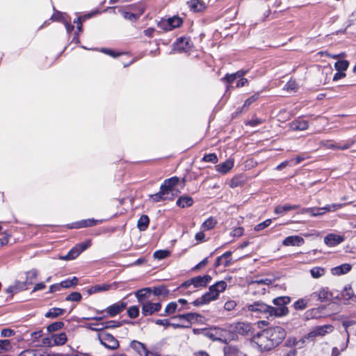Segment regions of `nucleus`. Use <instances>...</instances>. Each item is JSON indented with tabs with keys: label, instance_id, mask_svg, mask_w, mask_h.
<instances>
[{
	"label": "nucleus",
	"instance_id": "obj_23",
	"mask_svg": "<svg viewBox=\"0 0 356 356\" xmlns=\"http://www.w3.org/2000/svg\"><path fill=\"white\" fill-rule=\"evenodd\" d=\"M234 166V161L231 159H227L223 163L216 165V170L221 174L227 173Z\"/></svg>",
	"mask_w": 356,
	"mask_h": 356
},
{
	"label": "nucleus",
	"instance_id": "obj_51",
	"mask_svg": "<svg viewBox=\"0 0 356 356\" xmlns=\"http://www.w3.org/2000/svg\"><path fill=\"white\" fill-rule=\"evenodd\" d=\"M82 296L79 292H72L65 298L67 301L79 302L81 300Z\"/></svg>",
	"mask_w": 356,
	"mask_h": 356
},
{
	"label": "nucleus",
	"instance_id": "obj_55",
	"mask_svg": "<svg viewBox=\"0 0 356 356\" xmlns=\"http://www.w3.org/2000/svg\"><path fill=\"white\" fill-rule=\"evenodd\" d=\"M355 140L353 139V138H350L349 140H348L345 143L341 145V144H339L338 146H337V149H340V150H345V149H349L353 145L355 144Z\"/></svg>",
	"mask_w": 356,
	"mask_h": 356
},
{
	"label": "nucleus",
	"instance_id": "obj_12",
	"mask_svg": "<svg viewBox=\"0 0 356 356\" xmlns=\"http://www.w3.org/2000/svg\"><path fill=\"white\" fill-rule=\"evenodd\" d=\"M161 309V304L160 302H151L149 301L145 302L142 305V314L143 316H150L154 313L160 311Z\"/></svg>",
	"mask_w": 356,
	"mask_h": 356
},
{
	"label": "nucleus",
	"instance_id": "obj_62",
	"mask_svg": "<svg viewBox=\"0 0 356 356\" xmlns=\"http://www.w3.org/2000/svg\"><path fill=\"white\" fill-rule=\"evenodd\" d=\"M149 197L153 202H158L161 200H165L160 191L156 194L150 195Z\"/></svg>",
	"mask_w": 356,
	"mask_h": 356
},
{
	"label": "nucleus",
	"instance_id": "obj_4",
	"mask_svg": "<svg viewBox=\"0 0 356 356\" xmlns=\"http://www.w3.org/2000/svg\"><path fill=\"white\" fill-rule=\"evenodd\" d=\"M339 311V305L334 302H330L328 304L313 308V318H319L329 316Z\"/></svg>",
	"mask_w": 356,
	"mask_h": 356
},
{
	"label": "nucleus",
	"instance_id": "obj_6",
	"mask_svg": "<svg viewBox=\"0 0 356 356\" xmlns=\"http://www.w3.org/2000/svg\"><path fill=\"white\" fill-rule=\"evenodd\" d=\"M38 270L36 269H31L26 273V281L22 283L17 282L15 285L9 286L8 291L9 293H17L19 290L25 289L26 284H32L38 277Z\"/></svg>",
	"mask_w": 356,
	"mask_h": 356
},
{
	"label": "nucleus",
	"instance_id": "obj_24",
	"mask_svg": "<svg viewBox=\"0 0 356 356\" xmlns=\"http://www.w3.org/2000/svg\"><path fill=\"white\" fill-rule=\"evenodd\" d=\"M19 356H49V354L42 349H28L22 351Z\"/></svg>",
	"mask_w": 356,
	"mask_h": 356
},
{
	"label": "nucleus",
	"instance_id": "obj_57",
	"mask_svg": "<svg viewBox=\"0 0 356 356\" xmlns=\"http://www.w3.org/2000/svg\"><path fill=\"white\" fill-rule=\"evenodd\" d=\"M325 273V270L322 267H314L313 268V277L319 278L323 276Z\"/></svg>",
	"mask_w": 356,
	"mask_h": 356
},
{
	"label": "nucleus",
	"instance_id": "obj_31",
	"mask_svg": "<svg viewBox=\"0 0 356 356\" xmlns=\"http://www.w3.org/2000/svg\"><path fill=\"white\" fill-rule=\"evenodd\" d=\"M290 300L291 298L289 296H280L273 299V302L278 306L277 308H287L285 305L289 303Z\"/></svg>",
	"mask_w": 356,
	"mask_h": 356
},
{
	"label": "nucleus",
	"instance_id": "obj_7",
	"mask_svg": "<svg viewBox=\"0 0 356 356\" xmlns=\"http://www.w3.org/2000/svg\"><path fill=\"white\" fill-rule=\"evenodd\" d=\"M91 245V241L87 240L85 242L76 244L73 247L68 253L60 257L63 260H72L76 259L83 251L88 248Z\"/></svg>",
	"mask_w": 356,
	"mask_h": 356
},
{
	"label": "nucleus",
	"instance_id": "obj_25",
	"mask_svg": "<svg viewBox=\"0 0 356 356\" xmlns=\"http://www.w3.org/2000/svg\"><path fill=\"white\" fill-rule=\"evenodd\" d=\"M351 270V266L348 264H343L340 266L334 267L331 271L334 275H341L348 273Z\"/></svg>",
	"mask_w": 356,
	"mask_h": 356
},
{
	"label": "nucleus",
	"instance_id": "obj_37",
	"mask_svg": "<svg viewBox=\"0 0 356 356\" xmlns=\"http://www.w3.org/2000/svg\"><path fill=\"white\" fill-rule=\"evenodd\" d=\"M149 219L147 215H143L138 220L137 227L140 231H145L149 225Z\"/></svg>",
	"mask_w": 356,
	"mask_h": 356
},
{
	"label": "nucleus",
	"instance_id": "obj_58",
	"mask_svg": "<svg viewBox=\"0 0 356 356\" xmlns=\"http://www.w3.org/2000/svg\"><path fill=\"white\" fill-rule=\"evenodd\" d=\"M104 323V329L114 328L121 325V323L116 321H108Z\"/></svg>",
	"mask_w": 356,
	"mask_h": 356
},
{
	"label": "nucleus",
	"instance_id": "obj_10",
	"mask_svg": "<svg viewBox=\"0 0 356 356\" xmlns=\"http://www.w3.org/2000/svg\"><path fill=\"white\" fill-rule=\"evenodd\" d=\"M127 306V302L120 300L108 307L105 309V312L108 316L114 317L124 311Z\"/></svg>",
	"mask_w": 356,
	"mask_h": 356
},
{
	"label": "nucleus",
	"instance_id": "obj_17",
	"mask_svg": "<svg viewBox=\"0 0 356 356\" xmlns=\"http://www.w3.org/2000/svg\"><path fill=\"white\" fill-rule=\"evenodd\" d=\"M211 280V277L209 275L203 276H197L191 279L194 287H203L205 286Z\"/></svg>",
	"mask_w": 356,
	"mask_h": 356
},
{
	"label": "nucleus",
	"instance_id": "obj_38",
	"mask_svg": "<svg viewBox=\"0 0 356 356\" xmlns=\"http://www.w3.org/2000/svg\"><path fill=\"white\" fill-rule=\"evenodd\" d=\"M308 122L303 119L296 120L293 122L292 124V128L295 130H305L306 129L308 128Z\"/></svg>",
	"mask_w": 356,
	"mask_h": 356
},
{
	"label": "nucleus",
	"instance_id": "obj_41",
	"mask_svg": "<svg viewBox=\"0 0 356 356\" xmlns=\"http://www.w3.org/2000/svg\"><path fill=\"white\" fill-rule=\"evenodd\" d=\"M309 302V299L300 298L293 303V307L296 310H303L307 307Z\"/></svg>",
	"mask_w": 356,
	"mask_h": 356
},
{
	"label": "nucleus",
	"instance_id": "obj_19",
	"mask_svg": "<svg viewBox=\"0 0 356 356\" xmlns=\"http://www.w3.org/2000/svg\"><path fill=\"white\" fill-rule=\"evenodd\" d=\"M160 191L165 200H172L177 195L178 191L168 188L165 185H161Z\"/></svg>",
	"mask_w": 356,
	"mask_h": 356
},
{
	"label": "nucleus",
	"instance_id": "obj_52",
	"mask_svg": "<svg viewBox=\"0 0 356 356\" xmlns=\"http://www.w3.org/2000/svg\"><path fill=\"white\" fill-rule=\"evenodd\" d=\"M127 314L131 318H135L139 315V308L138 306H131L127 309Z\"/></svg>",
	"mask_w": 356,
	"mask_h": 356
},
{
	"label": "nucleus",
	"instance_id": "obj_29",
	"mask_svg": "<svg viewBox=\"0 0 356 356\" xmlns=\"http://www.w3.org/2000/svg\"><path fill=\"white\" fill-rule=\"evenodd\" d=\"M52 339L54 341V345L62 346L67 341V335L65 332L55 334L52 335Z\"/></svg>",
	"mask_w": 356,
	"mask_h": 356
},
{
	"label": "nucleus",
	"instance_id": "obj_60",
	"mask_svg": "<svg viewBox=\"0 0 356 356\" xmlns=\"http://www.w3.org/2000/svg\"><path fill=\"white\" fill-rule=\"evenodd\" d=\"M259 93H255L253 95H252L250 97L247 99L244 103L243 106H249L251 105L254 102L257 101L259 98Z\"/></svg>",
	"mask_w": 356,
	"mask_h": 356
},
{
	"label": "nucleus",
	"instance_id": "obj_33",
	"mask_svg": "<svg viewBox=\"0 0 356 356\" xmlns=\"http://www.w3.org/2000/svg\"><path fill=\"white\" fill-rule=\"evenodd\" d=\"M200 316V315L197 313H187L184 314H180L177 316H175V318H179L180 320L186 321L188 323H191L193 321L197 320V318Z\"/></svg>",
	"mask_w": 356,
	"mask_h": 356
},
{
	"label": "nucleus",
	"instance_id": "obj_21",
	"mask_svg": "<svg viewBox=\"0 0 356 356\" xmlns=\"http://www.w3.org/2000/svg\"><path fill=\"white\" fill-rule=\"evenodd\" d=\"M303 242V238L300 236H290L283 241L282 244L285 246H300Z\"/></svg>",
	"mask_w": 356,
	"mask_h": 356
},
{
	"label": "nucleus",
	"instance_id": "obj_32",
	"mask_svg": "<svg viewBox=\"0 0 356 356\" xmlns=\"http://www.w3.org/2000/svg\"><path fill=\"white\" fill-rule=\"evenodd\" d=\"M227 284L225 281H219L217 282L216 284L211 286V289H213V292L217 293V298L219 296L220 293L223 292L225 289L227 288Z\"/></svg>",
	"mask_w": 356,
	"mask_h": 356
},
{
	"label": "nucleus",
	"instance_id": "obj_53",
	"mask_svg": "<svg viewBox=\"0 0 356 356\" xmlns=\"http://www.w3.org/2000/svg\"><path fill=\"white\" fill-rule=\"evenodd\" d=\"M10 348L11 345L9 340H0V353L6 352Z\"/></svg>",
	"mask_w": 356,
	"mask_h": 356
},
{
	"label": "nucleus",
	"instance_id": "obj_50",
	"mask_svg": "<svg viewBox=\"0 0 356 356\" xmlns=\"http://www.w3.org/2000/svg\"><path fill=\"white\" fill-rule=\"evenodd\" d=\"M64 326V323L62 321H57L50 324L47 327V330L49 332L57 331Z\"/></svg>",
	"mask_w": 356,
	"mask_h": 356
},
{
	"label": "nucleus",
	"instance_id": "obj_22",
	"mask_svg": "<svg viewBox=\"0 0 356 356\" xmlns=\"http://www.w3.org/2000/svg\"><path fill=\"white\" fill-rule=\"evenodd\" d=\"M334 327L331 325H324L313 328V336H324L333 331Z\"/></svg>",
	"mask_w": 356,
	"mask_h": 356
},
{
	"label": "nucleus",
	"instance_id": "obj_48",
	"mask_svg": "<svg viewBox=\"0 0 356 356\" xmlns=\"http://www.w3.org/2000/svg\"><path fill=\"white\" fill-rule=\"evenodd\" d=\"M170 252L166 250H160L154 252V257L159 260L163 259L170 255Z\"/></svg>",
	"mask_w": 356,
	"mask_h": 356
},
{
	"label": "nucleus",
	"instance_id": "obj_13",
	"mask_svg": "<svg viewBox=\"0 0 356 356\" xmlns=\"http://www.w3.org/2000/svg\"><path fill=\"white\" fill-rule=\"evenodd\" d=\"M343 206V204H327L323 207H313V216H321L327 211H337L341 209Z\"/></svg>",
	"mask_w": 356,
	"mask_h": 356
},
{
	"label": "nucleus",
	"instance_id": "obj_46",
	"mask_svg": "<svg viewBox=\"0 0 356 356\" xmlns=\"http://www.w3.org/2000/svg\"><path fill=\"white\" fill-rule=\"evenodd\" d=\"M179 181V180L177 177H173L170 179H165L163 185H165L168 188L175 189V187L178 184Z\"/></svg>",
	"mask_w": 356,
	"mask_h": 356
},
{
	"label": "nucleus",
	"instance_id": "obj_47",
	"mask_svg": "<svg viewBox=\"0 0 356 356\" xmlns=\"http://www.w3.org/2000/svg\"><path fill=\"white\" fill-rule=\"evenodd\" d=\"M158 27L163 31H169L172 30L168 19H163L159 22L157 24Z\"/></svg>",
	"mask_w": 356,
	"mask_h": 356
},
{
	"label": "nucleus",
	"instance_id": "obj_39",
	"mask_svg": "<svg viewBox=\"0 0 356 356\" xmlns=\"http://www.w3.org/2000/svg\"><path fill=\"white\" fill-rule=\"evenodd\" d=\"M202 298L203 301H204V302L207 304L212 300L217 299V293H213V289L210 286L209 291L203 294Z\"/></svg>",
	"mask_w": 356,
	"mask_h": 356
},
{
	"label": "nucleus",
	"instance_id": "obj_26",
	"mask_svg": "<svg viewBox=\"0 0 356 356\" xmlns=\"http://www.w3.org/2000/svg\"><path fill=\"white\" fill-rule=\"evenodd\" d=\"M298 208L297 205L284 204L278 205L275 208L274 212L276 214L284 215L289 211L295 210Z\"/></svg>",
	"mask_w": 356,
	"mask_h": 356
},
{
	"label": "nucleus",
	"instance_id": "obj_44",
	"mask_svg": "<svg viewBox=\"0 0 356 356\" xmlns=\"http://www.w3.org/2000/svg\"><path fill=\"white\" fill-rule=\"evenodd\" d=\"M110 289V285L108 284H98V285H95L92 287H91L89 290H88V293L90 294L91 293H98V292H100V291H107Z\"/></svg>",
	"mask_w": 356,
	"mask_h": 356
},
{
	"label": "nucleus",
	"instance_id": "obj_49",
	"mask_svg": "<svg viewBox=\"0 0 356 356\" xmlns=\"http://www.w3.org/2000/svg\"><path fill=\"white\" fill-rule=\"evenodd\" d=\"M169 293L168 289L164 286H159L157 287H154L153 289V293L155 296H166Z\"/></svg>",
	"mask_w": 356,
	"mask_h": 356
},
{
	"label": "nucleus",
	"instance_id": "obj_61",
	"mask_svg": "<svg viewBox=\"0 0 356 356\" xmlns=\"http://www.w3.org/2000/svg\"><path fill=\"white\" fill-rule=\"evenodd\" d=\"M89 328L95 331H100L104 330V323H96L89 324Z\"/></svg>",
	"mask_w": 356,
	"mask_h": 356
},
{
	"label": "nucleus",
	"instance_id": "obj_56",
	"mask_svg": "<svg viewBox=\"0 0 356 356\" xmlns=\"http://www.w3.org/2000/svg\"><path fill=\"white\" fill-rule=\"evenodd\" d=\"M271 222H272V220L271 219H267V220H264V222L257 225L254 227V230L257 231V232H259L261 230H263L265 228L268 227L271 224Z\"/></svg>",
	"mask_w": 356,
	"mask_h": 356
},
{
	"label": "nucleus",
	"instance_id": "obj_11",
	"mask_svg": "<svg viewBox=\"0 0 356 356\" xmlns=\"http://www.w3.org/2000/svg\"><path fill=\"white\" fill-rule=\"evenodd\" d=\"M99 340L103 346L111 350H115L119 346L118 341L110 334H102Z\"/></svg>",
	"mask_w": 356,
	"mask_h": 356
},
{
	"label": "nucleus",
	"instance_id": "obj_27",
	"mask_svg": "<svg viewBox=\"0 0 356 356\" xmlns=\"http://www.w3.org/2000/svg\"><path fill=\"white\" fill-rule=\"evenodd\" d=\"M193 204V198L187 195L181 196L177 201V205L181 208L189 207Z\"/></svg>",
	"mask_w": 356,
	"mask_h": 356
},
{
	"label": "nucleus",
	"instance_id": "obj_3",
	"mask_svg": "<svg viewBox=\"0 0 356 356\" xmlns=\"http://www.w3.org/2000/svg\"><path fill=\"white\" fill-rule=\"evenodd\" d=\"M204 334L213 341H218L227 343L229 340V330L218 327H213L204 331Z\"/></svg>",
	"mask_w": 356,
	"mask_h": 356
},
{
	"label": "nucleus",
	"instance_id": "obj_63",
	"mask_svg": "<svg viewBox=\"0 0 356 356\" xmlns=\"http://www.w3.org/2000/svg\"><path fill=\"white\" fill-rule=\"evenodd\" d=\"M122 15L125 19H129L130 21H135L138 17L136 14L129 12L124 11L122 13Z\"/></svg>",
	"mask_w": 356,
	"mask_h": 356
},
{
	"label": "nucleus",
	"instance_id": "obj_16",
	"mask_svg": "<svg viewBox=\"0 0 356 356\" xmlns=\"http://www.w3.org/2000/svg\"><path fill=\"white\" fill-rule=\"evenodd\" d=\"M344 240L343 236L334 234H327L324 238V242L330 247L336 246L343 242Z\"/></svg>",
	"mask_w": 356,
	"mask_h": 356
},
{
	"label": "nucleus",
	"instance_id": "obj_30",
	"mask_svg": "<svg viewBox=\"0 0 356 356\" xmlns=\"http://www.w3.org/2000/svg\"><path fill=\"white\" fill-rule=\"evenodd\" d=\"M191 9L195 12H201L206 8L205 3L200 0H191L188 3Z\"/></svg>",
	"mask_w": 356,
	"mask_h": 356
},
{
	"label": "nucleus",
	"instance_id": "obj_28",
	"mask_svg": "<svg viewBox=\"0 0 356 356\" xmlns=\"http://www.w3.org/2000/svg\"><path fill=\"white\" fill-rule=\"evenodd\" d=\"M182 307H179L177 302H170L164 310V314H161V316H167L170 314H174L176 311H181L182 309Z\"/></svg>",
	"mask_w": 356,
	"mask_h": 356
},
{
	"label": "nucleus",
	"instance_id": "obj_54",
	"mask_svg": "<svg viewBox=\"0 0 356 356\" xmlns=\"http://www.w3.org/2000/svg\"><path fill=\"white\" fill-rule=\"evenodd\" d=\"M202 161L205 162H210L212 163H216L218 161V157L216 154L211 153L208 154L204 156L202 158Z\"/></svg>",
	"mask_w": 356,
	"mask_h": 356
},
{
	"label": "nucleus",
	"instance_id": "obj_8",
	"mask_svg": "<svg viewBox=\"0 0 356 356\" xmlns=\"http://www.w3.org/2000/svg\"><path fill=\"white\" fill-rule=\"evenodd\" d=\"M318 300L321 302H327L331 300H341L339 294H336V291H330L327 287H322L318 291L316 292Z\"/></svg>",
	"mask_w": 356,
	"mask_h": 356
},
{
	"label": "nucleus",
	"instance_id": "obj_43",
	"mask_svg": "<svg viewBox=\"0 0 356 356\" xmlns=\"http://www.w3.org/2000/svg\"><path fill=\"white\" fill-rule=\"evenodd\" d=\"M349 66V62L346 60H338L334 63L336 70L345 72Z\"/></svg>",
	"mask_w": 356,
	"mask_h": 356
},
{
	"label": "nucleus",
	"instance_id": "obj_34",
	"mask_svg": "<svg viewBox=\"0 0 356 356\" xmlns=\"http://www.w3.org/2000/svg\"><path fill=\"white\" fill-rule=\"evenodd\" d=\"M336 294H339V297L341 298V299H345V300L352 299L353 296L354 295L353 289L350 286H345L343 288V291L341 293H339V291H336Z\"/></svg>",
	"mask_w": 356,
	"mask_h": 356
},
{
	"label": "nucleus",
	"instance_id": "obj_14",
	"mask_svg": "<svg viewBox=\"0 0 356 356\" xmlns=\"http://www.w3.org/2000/svg\"><path fill=\"white\" fill-rule=\"evenodd\" d=\"M100 222H102V220H95L94 218H89L77 221L70 225L69 227L71 229H79L82 227H92Z\"/></svg>",
	"mask_w": 356,
	"mask_h": 356
},
{
	"label": "nucleus",
	"instance_id": "obj_20",
	"mask_svg": "<svg viewBox=\"0 0 356 356\" xmlns=\"http://www.w3.org/2000/svg\"><path fill=\"white\" fill-rule=\"evenodd\" d=\"M231 255L232 252L229 251L218 257L216 261L215 266L219 267L221 265L225 267L229 266L232 264Z\"/></svg>",
	"mask_w": 356,
	"mask_h": 356
},
{
	"label": "nucleus",
	"instance_id": "obj_45",
	"mask_svg": "<svg viewBox=\"0 0 356 356\" xmlns=\"http://www.w3.org/2000/svg\"><path fill=\"white\" fill-rule=\"evenodd\" d=\"M168 19L170 22L172 29L179 27L183 23L182 19L178 16H173Z\"/></svg>",
	"mask_w": 356,
	"mask_h": 356
},
{
	"label": "nucleus",
	"instance_id": "obj_5",
	"mask_svg": "<svg viewBox=\"0 0 356 356\" xmlns=\"http://www.w3.org/2000/svg\"><path fill=\"white\" fill-rule=\"evenodd\" d=\"M266 330L274 348L278 346L286 337L285 330L280 326L270 327Z\"/></svg>",
	"mask_w": 356,
	"mask_h": 356
},
{
	"label": "nucleus",
	"instance_id": "obj_40",
	"mask_svg": "<svg viewBox=\"0 0 356 356\" xmlns=\"http://www.w3.org/2000/svg\"><path fill=\"white\" fill-rule=\"evenodd\" d=\"M152 290L150 288H144L143 289L138 290L135 293V295L138 302H141L142 300L147 298L150 294Z\"/></svg>",
	"mask_w": 356,
	"mask_h": 356
},
{
	"label": "nucleus",
	"instance_id": "obj_42",
	"mask_svg": "<svg viewBox=\"0 0 356 356\" xmlns=\"http://www.w3.org/2000/svg\"><path fill=\"white\" fill-rule=\"evenodd\" d=\"M216 224V220L213 217H210L202 223V228L204 230H209L213 228Z\"/></svg>",
	"mask_w": 356,
	"mask_h": 356
},
{
	"label": "nucleus",
	"instance_id": "obj_35",
	"mask_svg": "<svg viewBox=\"0 0 356 356\" xmlns=\"http://www.w3.org/2000/svg\"><path fill=\"white\" fill-rule=\"evenodd\" d=\"M298 85L295 80H289L284 86L283 90L288 93H293L298 90Z\"/></svg>",
	"mask_w": 356,
	"mask_h": 356
},
{
	"label": "nucleus",
	"instance_id": "obj_9",
	"mask_svg": "<svg viewBox=\"0 0 356 356\" xmlns=\"http://www.w3.org/2000/svg\"><path fill=\"white\" fill-rule=\"evenodd\" d=\"M193 46L192 42L189 38L180 37L173 44V49L177 52H186L189 51Z\"/></svg>",
	"mask_w": 356,
	"mask_h": 356
},
{
	"label": "nucleus",
	"instance_id": "obj_64",
	"mask_svg": "<svg viewBox=\"0 0 356 356\" xmlns=\"http://www.w3.org/2000/svg\"><path fill=\"white\" fill-rule=\"evenodd\" d=\"M15 334V331L9 328H5L1 330V335L3 337H10Z\"/></svg>",
	"mask_w": 356,
	"mask_h": 356
},
{
	"label": "nucleus",
	"instance_id": "obj_2",
	"mask_svg": "<svg viewBox=\"0 0 356 356\" xmlns=\"http://www.w3.org/2000/svg\"><path fill=\"white\" fill-rule=\"evenodd\" d=\"M251 343L260 351H267L274 348L266 329L254 334L251 339Z\"/></svg>",
	"mask_w": 356,
	"mask_h": 356
},
{
	"label": "nucleus",
	"instance_id": "obj_36",
	"mask_svg": "<svg viewBox=\"0 0 356 356\" xmlns=\"http://www.w3.org/2000/svg\"><path fill=\"white\" fill-rule=\"evenodd\" d=\"M65 312V310L61 308L58 307H54L49 310L48 312L45 314V317L47 318H56L62 314H63Z\"/></svg>",
	"mask_w": 356,
	"mask_h": 356
},
{
	"label": "nucleus",
	"instance_id": "obj_1",
	"mask_svg": "<svg viewBox=\"0 0 356 356\" xmlns=\"http://www.w3.org/2000/svg\"><path fill=\"white\" fill-rule=\"evenodd\" d=\"M248 311L256 314H266L269 316H282L288 314V308H275L261 301H256L252 304L247 305Z\"/></svg>",
	"mask_w": 356,
	"mask_h": 356
},
{
	"label": "nucleus",
	"instance_id": "obj_18",
	"mask_svg": "<svg viewBox=\"0 0 356 356\" xmlns=\"http://www.w3.org/2000/svg\"><path fill=\"white\" fill-rule=\"evenodd\" d=\"M130 347L136 352L139 356H145L148 351V349L144 343L136 340L130 343Z\"/></svg>",
	"mask_w": 356,
	"mask_h": 356
},
{
	"label": "nucleus",
	"instance_id": "obj_15",
	"mask_svg": "<svg viewBox=\"0 0 356 356\" xmlns=\"http://www.w3.org/2000/svg\"><path fill=\"white\" fill-rule=\"evenodd\" d=\"M235 331L241 335H248L252 333V325L249 323L238 322L234 325Z\"/></svg>",
	"mask_w": 356,
	"mask_h": 356
},
{
	"label": "nucleus",
	"instance_id": "obj_59",
	"mask_svg": "<svg viewBox=\"0 0 356 356\" xmlns=\"http://www.w3.org/2000/svg\"><path fill=\"white\" fill-rule=\"evenodd\" d=\"M238 79V76L236 75V73H233L231 74H226L225 76L221 79L222 81H226L227 83L231 84L234 82V81Z\"/></svg>",
	"mask_w": 356,
	"mask_h": 356
}]
</instances>
